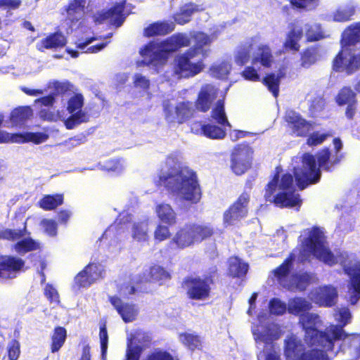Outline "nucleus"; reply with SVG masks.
<instances>
[{"instance_id": "9", "label": "nucleus", "mask_w": 360, "mask_h": 360, "mask_svg": "<svg viewBox=\"0 0 360 360\" xmlns=\"http://www.w3.org/2000/svg\"><path fill=\"white\" fill-rule=\"evenodd\" d=\"M196 57L192 50H186L177 55L174 58V74L179 78H191L202 72L205 67L203 58L193 62Z\"/></svg>"}, {"instance_id": "17", "label": "nucleus", "mask_w": 360, "mask_h": 360, "mask_svg": "<svg viewBox=\"0 0 360 360\" xmlns=\"http://www.w3.org/2000/svg\"><path fill=\"white\" fill-rule=\"evenodd\" d=\"M285 121L290 129L291 134L297 137H307L312 129V124L293 110L286 112Z\"/></svg>"}, {"instance_id": "48", "label": "nucleus", "mask_w": 360, "mask_h": 360, "mask_svg": "<svg viewBox=\"0 0 360 360\" xmlns=\"http://www.w3.org/2000/svg\"><path fill=\"white\" fill-rule=\"evenodd\" d=\"M179 336L181 342L189 349L194 351L201 349L202 341L199 335L184 332L180 333Z\"/></svg>"}, {"instance_id": "16", "label": "nucleus", "mask_w": 360, "mask_h": 360, "mask_svg": "<svg viewBox=\"0 0 360 360\" xmlns=\"http://www.w3.org/2000/svg\"><path fill=\"white\" fill-rule=\"evenodd\" d=\"M194 109L190 101L178 103L173 108L169 104L164 106L165 118L169 123L181 124L193 117Z\"/></svg>"}, {"instance_id": "46", "label": "nucleus", "mask_w": 360, "mask_h": 360, "mask_svg": "<svg viewBox=\"0 0 360 360\" xmlns=\"http://www.w3.org/2000/svg\"><path fill=\"white\" fill-rule=\"evenodd\" d=\"M84 8L85 7L80 4L70 1L68 5L65 7L67 19L73 24L78 22L82 18Z\"/></svg>"}, {"instance_id": "29", "label": "nucleus", "mask_w": 360, "mask_h": 360, "mask_svg": "<svg viewBox=\"0 0 360 360\" xmlns=\"http://www.w3.org/2000/svg\"><path fill=\"white\" fill-rule=\"evenodd\" d=\"M175 29V22L167 20H159L149 24L143 30V36L152 37L156 36H165Z\"/></svg>"}, {"instance_id": "54", "label": "nucleus", "mask_w": 360, "mask_h": 360, "mask_svg": "<svg viewBox=\"0 0 360 360\" xmlns=\"http://www.w3.org/2000/svg\"><path fill=\"white\" fill-rule=\"evenodd\" d=\"M70 114L71 115L68 117L64 122L68 129H72L76 126L83 122H87L89 120V115L83 111H77Z\"/></svg>"}, {"instance_id": "24", "label": "nucleus", "mask_w": 360, "mask_h": 360, "mask_svg": "<svg viewBox=\"0 0 360 360\" xmlns=\"http://www.w3.org/2000/svg\"><path fill=\"white\" fill-rule=\"evenodd\" d=\"M109 301L125 323L131 322L136 319L138 309L135 304L123 303L117 296H110Z\"/></svg>"}, {"instance_id": "15", "label": "nucleus", "mask_w": 360, "mask_h": 360, "mask_svg": "<svg viewBox=\"0 0 360 360\" xmlns=\"http://www.w3.org/2000/svg\"><path fill=\"white\" fill-rule=\"evenodd\" d=\"M253 151L247 144H238L231 154V168L236 175L245 173L252 165Z\"/></svg>"}, {"instance_id": "45", "label": "nucleus", "mask_w": 360, "mask_h": 360, "mask_svg": "<svg viewBox=\"0 0 360 360\" xmlns=\"http://www.w3.org/2000/svg\"><path fill=\"white\" fill-rule=\"evenodd\" d=\"M289 2L294 10L300 12H311L319 7L321 0H289Z\"/></svg>"}, {"instance_id": "30", "label": "nucleus", "mask_w": 360, "mask_h": 360, "mask_svg": "<svg viewBox=\"0 0 360 360\" xmlns=\"http://www.w3.org/2000/svg\"><path fill=\"white\" fill-rule=\"evenodd\" d=\"M295 255L290 252L284 259L282 264L273 270L272 273L277 281L284 288V284L288 283L290 276V271L293 267Z\"/></svg>"}, {"instance_id": "28", "label": "nucleus", "mask_w": 360, "mask_h": 360, "mask_svg": "<svg viewBox=\"0 0 360 360\" xmlns=\"http://www.w3.org/2000/svg\"><path fill=\"white\" fill-rule=\"evenodd\" d=\"M155 44L150 42L146 44L140 51V54L143 58V62L147 65H155L167 60L166 51L161 48L160 50H155Z\"/></svg>"}, {"instance_id": "57", "label": "nucleus", "mask_w": 360, "mask_h": 360, "mask_svg": "<svg viewBox=\"0 0 360 360\" xmlns=\"http://www.w3.org/2000/svg\"><path fill=\"white\" fill-rule=\"evenodd\" d=\"M148 225L143 223H136L132 226V237L137 241L148 240Z\"/></svg>"}, {"instance_id": "37", "label": "nucleus", "mask_w": 360, "mask_h": 360, "mask_svg": "<svg viewBox=\"0 0 360 360\" xmlns=\"http://www.w3.org/2000/svg\"><path fill=\"white\" fill-rule=\"evenodd\" d=\"M195 44L193 46L188 48L187 50L194 51L195 55L198 56L202 55V58L207 56V51L205 49V46H210L212 43L210 37L202 32H198L193 35Z\"/></svg>"}, {"instance_id": "25", "label": "nucleus", "mask_w": 360, "mask_h": 360, "mask_svg": "<svg viewBox=\"0 0 360 360\" xmlns=\"http://www.w3.org/2000/svg\"><path fill=\"white\" fill-rule=\"evenodd\" d=\"M321 45L308 46L300 53V67L309 69L316 65L321 60Z\"/></svg>"}, {"instance_id": "49", "label": "nucleus", "mask_w": 360, "mask_h": 360, "mask_svg": "<svg viewBox=\"0 0 360 360\" xmlns=\"http://www.w3.org/2000/svg\"><path fill=\"white\" fill-rule=\"evenodd\" d=\"M281 76L276 75L274 72L268 73L262 79V83L268 90L271 91L275 98H277L279 94V86Z\"/></svg>"}, {"instance_id": "13", "label": "nucleus", "mask_w": 360, "mask_h": 360, "mask_svg": "<svg viewBox=\"0 0 360 360\" xmlns=\"http://www.w3.org/2000/svg\"><path fill=\"white\" fill-rule=\"evenodd\" d=\"M337 324H331L327 327L328 336L330 339L329 342L330 352H333L335 343L347 336L344 327L351 322L352 314L347 307L340 308L334 314Z\"/></svg>"}, {"instance_id": "35", "label": "nucleus", "mask_w": 360, "mask_h": 360, "mask_svg": "<svg viewBox=\"0 0 360 360\" xmlns=\"http://www.w3.org/2000/svg\"><path fill=\"white\" fill-rule=\"evenodd\" d=\"M310 283V276L307 274H292L284 288L290 291H304Z\"/></svg>"}, {"instance_id": "11", "label": "nucleus", "mask_w": 360, "mask_h": 360, "mask_svg": "<svg viewBox=\"0 0 360 360\" xmlns=\"http://www.w3.org/2000/svg\"><path fill=\"white\" fill-rule=\"evenodd\" d=\"M322 238V232L319 228L314 226L305 238L304 244L317 259L329 266H333L338 263V259L331 250L324 246Z\"/></svg>"}, {"instance_id": "34", "label": "nucleus", "mask_w": 360, "mask_h": 360, "mask_svg": "<svg viewBox=\"0 0 360 360\" xmlns=\"http://www.w3.org/2000/svg\"><path fill=\"white\" fill-rule=\"evenodd\" d=\"M48 139L49 135L44 132H24L12 134L10 141L17 143L32 142L38 145L45 142Z\"/></svg>"}, {"instance_id": "42", "label": "nucleus", "mask_w": 360, "mask_h": 360, "mask_svg": "<svg viewBox=\"0 0 360 360\" xmlns=\"http://www.w3.org/2000/svg\"><path fill=\"white\" fill-rule=\"evenodd\" d=\"M248 270V264L243 262L239 257H234L229 260L228 274L232 278L244 276Z\"/></svg>"}, {"instance_id": "3", "label": "nucleus", "mask_w": 360, "mask_h": 360, "mask_svg": "<svg viewBox=\"0 0 360 360\" xmlns=\"http://www.w3.org/2000/svg\"><path fill=\"white\" fill-rule=\"evenodd\" d=\"M360 41V22L349 25L344 31L340 41L341 49L332 60L331 68L335 72H345L352 75L360 70V51L349 53L347 58L345 51L348 47Z\"/></svg>"}, {"instance_id": "40", "label": "nucleus", "mask_w": 360, "mask_h": 360, "mask_svg": "<svg viewBox=\"0 0 360 360\" xmlns=\"http://www.w3.org/2000/svg\"><path fill=\"white\" fill-rule=\"evenodd\" d=\"M67 336V330L65 327L58 326L54 328L51 336L50 350L51 353H56L63 347Z\"/></svg>"}, {"instance_id": "62", "label": "nucleus", "mask_w": 360, "mask_h": 360, "mask_svg": "<svg viewBox=\"0 0 360 360\" xmlns=\"http://www.w3.org/2000/svg\"><path fill=\"white\" fill-rule=\"evenodd\" d=\"M287 309L284 302L276 298H273L269 302L270 312L274 315H282Z\"/></svg>"}, {"instance_id": "4", "label": "nucleus", "mask_w": 360, "mask_h": 360, "mask_svg": "<svg viewBox=\"0 0 360 360\" xmlns=\"http://www.w3.org/2000/svg\"><path fill=\"white\" fill-rule=\"evenodd\" d=\"M215 233L214 227L209 223H186L176 230L166 248L168 251L184 250L211 238Z\"/></svg>"}, {"instance_id": "38", "label": "nucleus", "mask_w": 360, "mask_h": 360, "mask_svg": "<svg viewBox=\"0 0 360 360\" xmlns=\"http://www.w3.org/2000/svg\"><path fill=\"white\" fill-rule=\"evenodd\" d=\"M155 212L159 219L169 226L176 224V214L170 205L161 203L156 206Z\"/></svg>"}, {"instance_id": "27", "label": "nucleus", "mask_w": 360, "mask_h": 360, "mask_svg": "<svg viewBox=\"0 0 360 360\" xmlns=\"http://www.w3.org/2000/svg\"><path fill=\"white\" fill-rule=\"evenodd\" d=\"M191 45V39L184 33H175L160 42V46L166 53H173Z\"/></svg>"}, {"instance_id": "47", "label": "nucleus", "mask_w": 360, "mask_h": 360, "mask_svg": "<svg viewBox=\"0 0 360 360\" xmlns=\"http://www.w3.org/2000/svg\"><path fill=\"white\" fill-rule=\"evenodd\" d=\"M355 12L356 8L352 4H347L342 7H339L333 13V21L338 22L349 21L355 14Z\"/></svg>"}, {"instance_id": "2", "label": "nucleus", "mask_w": 360, "mask_h": 360, "mask_svg": "<svg viewBox=\"0 0 360 360\" xmlns=\"http://www.w3.org/2000/svg\"><path fill=\"white\" fill-rule=\"evenodd\" d=\"M155 184L164 186L169 193L192 204H197L202 198L197 173L188 166H170L167 174L158 175Z\"/></svg>"}, {"instance_id": "8", "label": "nucleus", "mask_w": 360, "mask_h": 360, "mask_svg": "<svg viewBox=\"0 0 360 360\" xmlns=\"http://www.w3.org/2000/svg\"><path fill=\"white\" fill-rule=\"evenodd\" d=\"M326 352L316 347L306 351L302 340L295 334L288 335L284 340L283 354L286 360H328Z\"/></svg>"}, {"instance_id": "6", "label": "nucleus", "mask_w": 360, "mask_h": 360, "mask_svg": "<svg viewBox=\"0 0 360 360\" xmlns=\"http://www.w3.org/2000/svg\"><path fill=\"white\" fill-rule=\"evenodd\" d=\"M219 277L217 266L208 269L207 274L202 278L200 276H186L181 282V288L185 290L186 295L191 300H205L211 295V285L215 283Z\"/></svg>"}, {"instance_id": "31", "label": "nucleus", "mask_w": 360, "mask_h": 360, "mask_svg": "<svg viewBox=\"0 0 360 360\" xmlns=\"http://www.w3.org/2000/svg\"><path fill=\"white\" fill-rule=\"evenodd\" d=\"M274 62L272 50L267 44H260L257 46L252 58V64H259L264 68H270Z\"/></svg>"}, {"instance_id": "10", "label": "nucleus", "mask_w": 360, "mask_h": 360, "mask_svg": "<svg viewBox=\"0 0 360 360\" xmlns=\"http://www.w3.org/2000/svg\"><path fill=\"white\" fill-rule=\"evenodd\" d=\"M344 273L349 277L347 284L349 295V302L355 304L360 299V260L355 257L346 255L340 261Z\"/></svg>"}, {"instance_id": "14", "label": "nucleus", "mask_w": 360, "mask_h": 360, "mask_svg": "<svg viewBox=\"0 0 360 360\" xmlns=\"http://www.w3.org/2000/svg\"><path fill=\"white\" fill-rule=\"evenodd\" d=\"M250 200V194L247 192H243L236 200L224 212V224L226 226H231L236 221L245 218L248 214Z\"/></svg>"}, {"instance_id": "58", "label": "nucleus", "mask_w": 360, "mask_h": 360, "mask_svg": "<svg viewBox=\"0 0 360 360\" xmlns=\"http://www.w3.org/2000/svg\"><path fill=\"white\" fill-rule=\"evenodd\" d=\"M250 46L251 45L245 46L240 47L237 50L234 55V61L236 65L242 67L249 61L250 58Z\"/></svg>"}, {"instance_id": "56", "label": "nucleus", "mask_w": 360, "mask_h": 360, "mask_svg": "<svg viewBox=\"0 0 360 360\" xmlns=\"http://www.w3.org/2000/svg\"><path fill=\"white\" fill-rule=\"evenodd\" d=\"M99 338L101 342V359L106 360L108 345V335L105 322L100 324Z\"/></svg>"}, {"instance_id": "39", "label": "nucleus", "mask_w": 360, "mask_h": 360, "mask_svg": "<svg viewBox=\"0 0 360 360\" xmlns=\"http://www.w3.org/2000/svg\"><path fill=\"white\" fill-rule=\"evenodd\" d=\"M33 115L32 109L29 105L18 106L14 108L9 116L11 123L15 125H22Z\"/></svg>"}, {"instance_id": "61", "label": "nucleus", "mask_w": 360, "mask_h": 360, "mask_svg": "<svg viewBox=\"0 0 360 360\" xmlns=\"http://www.w3.org/2000/svg\"><path fill=\"white\" fill-rule=\"evenodd\" d=\"M243 78L251 82H259L261 77L258 71L253 65H249L244 68L240 73Z\"/></svg>"}, {"instance_id": "50", "label": "nucleus", "mask_w": 360, "mask_h": 360, "mask_svg": "<svg viewBox=\"0 0 360 360\" xmlns=\"http://www.w3.org/2000/svg\"><path fill=\"white\" fill-rule=\"evenodd\" d=\"M356 93L349 86H343L336 96L335 101L340 106L356 101Z\"/></svg>"}, {"instance_id": "53", "label": "nucleus", "mask_w": 360, "mask_h": 360, "mask_svg": "<svg viewBox=\"0 0 360 360\" xmlns=\"http://www.w3.org/2000/svg\"><path fill=\"white\" fill-rule=\"evenodd\" d=\"M231 70V65L226 61H222L219 64H214L210 68V75L218 79H226Z\"/></svg>"}, {"instance_id": "7", "label": "nucleus", "mask_w": 360, "mask_h": 360, "mask_svg": "<svg viewBox=\"0 0 360 360\" xmlns=\"http://www.w3.org/2000/svg\"><path fill=\"white\" fill-rule=\"evenodd\" d=\"M320 322L319 316L316 314L307 311L301 314L298 324L304 332V340L310 347L320 348L325 352H330L327 327L321 330L317 328V323Z\"/></svg>"}, {"instance_id": "41", "label": "nucleus", "mask_w": 360, "mask_h": 360, "mask_svg": "<svg viewBox=\"0 0 360 360\" xmlns=\"http://www.w3.org/2000/svg\"><path fill=\"white\" fill-rule=\"evenodd\" d=\"M148 277L150 281L163 285L166 281L171 280L172 274L163 266L153 264L148 269Z\"/></svg>"}, {"instance_id": "18", "label": "nucleus", "mask_w": 360, "mask_h": 360, "mask_svg": "<svg viewBox=\"0 0 360 360\" xmlns=\"http://www.w3.org/2000/svg\"><path fill=\"white\" fill-rule=\"evenodd\" d=\"M255 339L257 342L264 344V349L262 352L265 355V360H269V356H275L278 360H281L279 354L275 350L274 342L280 338V335L274 329L266 327L263 331L255 333Z\"/></svg>"}, {"instance_id": "12", "label": "nucleus", "mask_w": 360, "mask_h": 360, "mask_svg": "<svg viewBox=\"0 0 360 360\" xmlns=\"http://www.w3.org/2000/svg\"><path fill=\"white\" fill-rule=\"evenodd\" d=\"M281 170L278 167L276 168L273 178L265 187L264 198L266 201H271L281 208L294 207L300 203V200L299 195H294L292 192H279L271 200V197L278 187Z\"/></svg>"}, {"instance_id": "22", "label": "nucleus", "mask_w": 360, "mask_h": 360, "mask_svg": "<svg viewBox=\"0 0 360 360\" xmlns=\"http://www.w3.org/2000/svg\"><path fill=\"white\" fill-rule=\"evenodd\" d=\"M98 269L97 264L89 263L75 276L72 288L76 290L89 288L96 281L94 274H97Z\"/></svg>"}, {"instance_id": "63", "label": "nucleus", "mask_w": 360, "mask_h": 360, "mask_svg": "<svg viewBox=\"0 0 360 360\" xmlns=\"http://www.w3.org/2000/svg\"><path fill=\"white\" fill-rule=\"evenodd\" d=\"M170 231L168 226L158 224L154 231V238L158 242H162L170 237Z\"/></svg>"}, {"instance_id": "1", "label": "nucleus", "mask_w": 360, "mask_h": 360, "mask_svg": "<svg viewBox=\"0 0 360 360\" xmlns=\"http://www.w3.org/2000/svg\"><path fill=\"white\" fill-rule=\"evenodd\" d=\"M333 143L334 146L333 153L328 147H324L317 152L318 167L316 158L312 154L308 153L303 154L301 167H295L293 172L297 186L300 190H303L309 185L318 183L321 176V169L331 172L340 163L344 158V154L341 152L343 147L342 142L340 138L336 137L333 139Z\"/></svg>"}, {"instance_id": "44", "label": "nucleus", "mask_w": 360, "mask_h": 360, "mask_svg": "<svg viewBox=\"0 0 360 360\" xmlns=\"http://www.w3.org/2000/svg\"><path fill=\"white\" fill-rule=\"evenodd\" d=\"M63 195L60 193L45 195L39 201V205L44 210H52L63 203Z\"/></svg>"}, {"instance_id": "26", "label": "nucleus", "mask_w": 360, "mask_h": 360, "mask_svg": "<svg viewBox=\"0 0 360 360\" xmlns=\"http://www.w3.org/2000/svg\"><path fill=\"white\" fill-rule=\"evenodd\" d=\"M338 291L331 285L320 287L314 293V302L320 307H331L336 304Z\"/></svg>"}, {"instance_id": "59", "label": "nucleus", "mask_w": 360, "mask_h": 360, "mask_svg": "<svg viewBox=\"0 0 360 360\" xmlns=\"http://www.w3.org/2000/svg\"><path fill=\"white\" fill-rule=\"evenodd\" d=\"M143 351V346L132 345V340H129L127 342V347L126 349L125 360H139Z\"/></svg>"}, {"instance_id": "33", "label": "nucleus", "mask_w": 360, "mask_h": 360, "mask_svg": "<svg viewBox=\"0 0 360 360\" xmlns=\"http://www.w3.org/2000/svg\"><path fill=\"white\" fill-rule=\"evenodd\" d=\"M203 10L199 5L193 2H189L180 7L179 11L174 14L173 18L176 24L184 25L191 20L192 15L195 13Z\"/></svg>"}, {"instance_id": "36", "label": "nucleus", "mask_w": 360, "mask_h": 360, "mask_svg": "<svg viewBox=\"0 0 360 360\" xmlns=\"http://www.w3.org/2000/svg\"><path fill=\"white\" fill-rule=\"evenodd\" d=\"M312 308L311 302L304 297H295L288 300L287 310L289 314L300 316Z\"/></svg>"}, {"instance_id": "51", "label": "nucleus", "mask_w": 360, "mask_h": 360, "mask_svg": "<svg viewBox=\"0 0 360 360\" xmlns=\"http://www.w3.org/2000/svg\"><path fill=\"white\" fill-rule=\"evenodd\" d=\"M100 169L107 172L120 174L124 169L122 160L118 158H110L99 163Z\"/></svg>"}, {"instance_id": "52", "label": "nucleus", "mask_w": 360, "mask_h": 360, "mask_svg": "<svg viewBox=\"0 0 360 360\" xmlns=\"http://www.w3.org/2000/svg\"><path fill=\"white\" fill-rule=\"evenodd\" d=\"M334 131L329 130L324 133H320L319 131H315L310 134L307 135L306 144L309 147L317 146L321 145L328 138L333 136Z\"/></svg>"}, {"instance_id": "55", "label": "nucleus", "mask_w": 360, "mask_h": 360, "mask_svg": "<svg viewBox=\"0 0 360 360\" xmlns=\"http://www.w3.org/2000/svg\"><path fill=\"white\" fill-rule=\"evenodd\" d=\"M15 249L19 254H24L39 249V244L32 238H28L17 242L15 245Z\"/></svg>"}, {"instance_id": "43", "label": "nucleus", "mask_w": 360, "mask_h": 360, "mask_svg": "<svg viewBox=\"0 0 360 360\" xmlns=\"http://www.w3.org/2000/svg\"><path fill=\"white\" fill-rule=\"evenodd\" d=\"M211 117L219 125L226 126L228 128H231V124L229 122L227 116L225 112L224 100L219 99L214 107L211 111Z\"/></svg>"}, {"instance_id": "21", "label": "nucleus", "mask_w": 360, "mask_h": 360, "mask_svg": "<svg viewBox=\"0 0 360 360\" xmlns=\"http://www.w3.org/2000/svg\"><path fill=\"white\" fill-rule=\"evenodd\" d=\"M24 266L25 261L18 257L5 255L0 258V271L4 279L15 278Z\"/></svg>"}, {"instance_id": "32", "label": "nucleus", "mask_w": 360, "mask_h": 360, "mask_svg": "<svg viewBox=\"0 0 360 360\" xmlns=\"http://www.w3.org/2000/svg\"><path fill=\"white\" fill-rule=\"evenodd\" d=\"M66 43L67 39L64 34L60 32H55L42 39L37 44V49L41 52L45 49H57L65 46Z\"/></svg>"}, {"instance_id": "60", "label": "nucleus", "mask_w": 360, "mask_h": 360, "mask_svg": "<svg viewBox=\"0 0 360 360\" xmlns=\"http://www.w3.org/2000/svg\"><path fill=\"white\" fill-rule=\"evenodd\" d=\"M83 105V96L81 94H76L68 100L67 110L70 113L82 111Z\"/></svg>"}, {"instance_id": "64", "label": "nucleus", "mask_w": 360, "mask_h": 360, "mask_svg": "<svg viewBox=\"0 0 360 360\" xmlns=\"http://www.w3.org/2000/svg\"><path fill=\"white\" fill-rule=\"evenodd\" d=\"M145 360H174V357L167 351L156 349L149 354Z\"/></svg>"}, {"instance_id": "5", "label": "nucleus", "mask_w": 360, "mask_h": 360, "mask_svg": "<svg viewBox=\"0 0 360 360\" xmlns=\"http://www.w3.org/2000/svg\"><path fill=\"white\" fill-rule=\"evenodd\" d=\"M305 36L306 42L311 43L320 41L324 34L319 25L307 23L304 27L298 21L291 22L288 25V31L282 44V52L295 53L300 50V41Z\"/></svg>"}, {"instance_id": "20", "label": "nucleus", "mask_w": 360, "mask_h": 360, "mask_svg": "<svg viewBox=\"0 0 360 360\" xmlns=\"http://www.w3.org/2000/svg\"><path fill=\"white\" fill-rule=\"evenodd\" d=\"M226 126L219 124H202L199 121H195L191 125V130L195 134L203 136L210 139H222L226 135Z\"/></svg>"}, {"instance_id": "23", "label": "nucleus", "mask_w": 360, "mask_h": 360, "mask_svg": "<svg viewBox=\"0 0 360 360\" xmlns=\"http://www.w3.org/2000/svg\"><path fill=\"white\" fill-rule=\"evenodd\" d=\"M216 98V91L214 88L206 84L201 87L194 102L195 110L201 112H207Z\"/></svg>"}, {"instance_id": "19", "label": "nucleus", "mask_w": 360, "mask_h": 360, "mask_svg": "<svg viewBox=\"0 0 360 360\" xmlns=\"http://www.w3.org/2000/svg\"><path fill=\"white\" fill-rule=\"evenodd\" d=\"M127 0H120L115 2L110 8L103 10L98 13L96 21L101 22L110 19L111 23L115 27H120L125 20L124 10Z\"/></svg>"}]
</instances>
